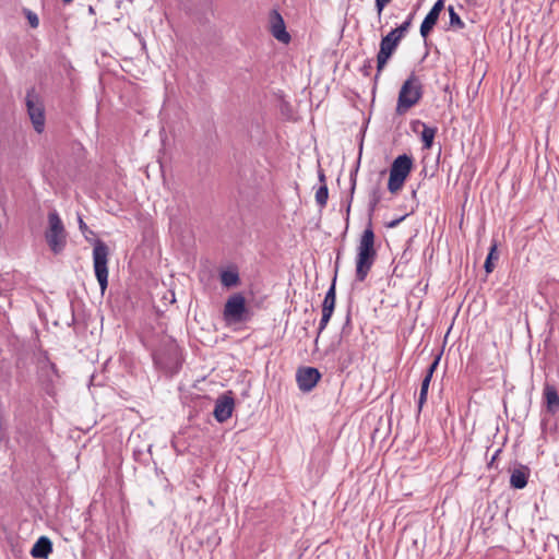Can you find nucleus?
<instances>
[{
	"instance_id": "obj_1",
	"label": "nucleus",
	"mask_w": 559,
	"mask_h": 559,
	"mask_svg": "<svg viewBox=\"0 0 559 559\" xmlns=\"http://www.w3.org/2000/svg\"><path fill=\"white\" fill-rule=\"evenodd\" d=\"M377 258V251L374 249V233L372 229V223L371 219H369V223L365 230L362 231L359 243L357 247V254H356V270H355V277L358 282H364L374 261Z\"/></svg>"
},
{
	"instance_id": "obj_2",
	"label": "nucleus",
	"mask_w": 559,
	"mask_h": 559,
	"mask_svg": "<svg viewBox=\"0 0 559 559\" xmlns=\"http://www.w3.org/2000/svg\"><path fill=\"white\" fill-rule=\"evenodd\" d=\"M423 84L415 73H412L402 84L399 92L395 111L404 115L407 110L418 104L423 97Z\"/></svg>"
},
{
	"instance_id": "obj_3",
	"label": "nucleus",
	"mask_w": 559,
	"mask_h": 559,
	"mask_svg": "<svg viewBox=\"0 0 559 559\" xmlns=\"http://www.w3.org/2000/svg\"><path fill=\"white\" fill-rule=\"evenodd\" d=\"M45 239L55 254H60L67 246V231L57 211L48 214V228L45 231Z\"/></svg>"
},
{
	"instance_id": "obj_4",
	"label": "nucleus",
	"mask_w": 559,
	"mask_h": 559,
	"mask_svg": "<svg viewBox=\"0 0 559 559\" xmlns=\"http://www.w3.org/2000/svg\"><path fill=\"white\" fill-rule=\"evenodd\" d=\"M414 160L411 155L402 154L394 158L390 167L388 190L395 194L404 186L405 180L413 169Z\"/></svg>"
},
{
	"instance_id": "obj_5",
	"label": "nucleus",
	"mask_w": 559,
	"mask_h": 559,
	"mask_svg": "<svg viewBox=\"0 0 559 559\" xmlns=\"http://www.w3.org/2000/svg\"><path fill=\"white\" fill-rule=\"evenodd\" d=\"M93 266L95 276L99 284L102 294L106 290L108 286V257H109V248L108 246L100 239H95L93 241Z\"/></svg>"
},
{
	"instance_id": "obj_6",
	"label": "nucleus",
	"mask_w": 559,
	"mask_h": 559,
	"mask_svg": "<svg viewBox=\"0 0 559 559\" xmlns=\"http://www.w3.org/2000/svg\"><path fill=\"white\" fill-rule=\"evenodd\" d=\"M37 377L45 393L49 396H53L56 393L55 383L59 378V373L56 365L50 361L46 352L37 359Z\"/></svg>"
},
{
	"instance_id": "obj_7",
	"label": "nucleus",
	"mask_w": 559,
	"mask_h": 559,
	"mask_svg": "<svg viewBox=\"0 0 559 559\" xmlns=\"http://www.w3.org/2000/svg\"><path fill=\"white\" fill-rule=\"evenodd\" d=\"M223 318L229 325L248 321L249 309L241 294H234L227 299L224 306Z\"/></svg>"
},
{
	"instance_id": "obj_8",
	"label": "nucleus",
	"mask_w": 559,
	"mask_h": 559,
	"mask_svg": "<svg viewBox=\"0 0 559 559\" xmlns=\"http://www.w3.org/2000/svg\"><path fill=\"white\" fill-rule=\"evenodd\" d=\"M25 105L34 130L39 134L43 133L46 122L45 106L34 88L27 91Z\"/></svg>"
},
{
	"instance_id": "obj_9",
	"label": "nucleus",
	"mask_w": 559,
	"mask_h": 559,
	"mask_svg": "<svg viewBox=\"0 0 559 559\" xmlns=\"http://www.w3.org/2000/svg\"><path fill=\"white\" fill-rule=\"evenodd\" d=\"M402 37H400L395 32L391 31L389 34L382 37L380 41V49L377 55V74L374 76V81L377 82L381 71L385 67L389 59L392 57L394 51L396 50Z\"/></svg>"
},
{
	"instance_id": "obj_10",
	"label": "nucleus",
	"mask_w": 559,
	"mask_h": 559,
	"mask_svg": "<svg viewBox=\"0 0 559 559\" xmlns=\"http://www.w3.org/2000/svg\"><path fill=\"white\" fill-rule=\"evenodd\" d=\"M321 378V373L314 367H301L296 372L298 388L302 392H310Z\"/></svg>"
},
{
	"instance_id": "obj_11",
	"label": "nucleus",
	"mask_w": 559,
	"mask_h": 559,
	"mask_svg": "<svg viewBox=\"0 0 559 559\" xmlns=\"http://www.w3.org/2000/svg\"><path fill=\"white\" fill-rule=\"evenodd\" d=\"M235 407V400L231 392L219 395L215 401L213 416L218 423H225L231 417Z\"/></svg>"
},
{
	"instance_id": "obj_12",
	"label": "nucleus",
	"mask_w": 559,
	"mask_h": 559,
	"mask_svg": "<svg viewBox=\"0 0 559 559\" xmlns=\"http://www.w3.org/2000/svg\"><path fill=\"white\" fill-rule=\"evenodd\" d=\"M271 33L278 41L287 44L290 40V35L286 31L285 22L277 10H272L270 13Z\"/></svg>"
},
{
	"instance_id": "obj_13",
	"label": "nucleus",
	"mask_w": 559,
	"mask_h": 559,
	"mask_svg": "<svg viewBox=\"0 0 559 559\" xmlns=\"http://www.w3.org/2000/svg\"><path fill=\"white\" fill-rule=\"evenodd\" d=\"M543 395L546 402L547 412L551 415H557L559 413V394L556 386L546 383Z\"/></svg>"
},
{
	"instance_id": "obj_14",
	"label": "nucleus",
	"mask_w": 559,
	"mask_h": 559,
	"mask_svg": "<svg viewBox=\"0 0 559 559\" xmlns=\"http://www.w3.org/2000/svg\"><path fill=\"white\" fill-rule=\"evenodd\" d=\"M52 552V543L46 536H40L33 545L31 555L33 558L47 559Z\"/></svg>"
},
{
	"instance_id": "obj_15",
	"label": "nucleus",
	"mask_w": 559,
	"mask_h": 559,
	"mask_svg": "<svg viewBox=\"0 0 559 559\" xmlns=\"http://www.w3.org/2000/svg\"><path fill=\"white\" fill-rule=\"evenodd\" d=\"M528 475L530 471L526 466L515 468L510 477L511 487L515 489H523L527 485Z\"/></svg>"
},
{
	"instance_id": "obj_16",
	"label": "nucleus",
	"mask_w": 559,
	"mask_h": 559,
	"mask_svg": "<svg viewBox=\"0 0 559 559\" xmlns=\"http://www.w3.org/2000/svg\"><path fill=\"white\" fill-rule=\"evenodd\" d=\"M338 259H340V257H337L336 262H335V266H336L335 274H337ZM335 283H336V275H334V277L332 280V284L325 294L324 300L322 302V310H326V311L330 310L332 312L334 311L335 300H336Z\"/></svg>"
},
{
	"instance_id": "obj_17",
	"label": "nucleus",
	"mask_w": 559,
	"mask_h": 559,
	"mask_svg": "<svg viewBox=\"0 0 559 559\" xmlns=\"http://www.w3.org/2000/svg\"><path fill=\"white\" fill-rule=\"evenodd\" d=\"M415 123L420 124L423 127V131L420 133V139L423 142L424 148H426V150L431 148L432 144H433L435 136L438 132V129L436 127H430L419 120H417Z\"/></svg>"
},
{
	"instance_id": "obj_18",
	"label": "nucleus",
	"mask_w": 559,
	"mask_h": 559,
	"mask_svg": "<svg viewBox=\"0 0 559 559\" xmlns=\"http://www.w3.org/2000/svg\"><path fill=\"white\" fill-rule=\"evenodd\" d=\"M439 15L429 11L425 16L421 25H420V35L424 38H427L433 26L437 24Z\"/></svg>"
},
{
	"instance_id": "obj_19",
	"label": "nucleus",
	"mask_w": 559,
	"mask_h": 559,
	"mask_svg": "<svg viewBox=\"0 0 559 559\" xmlns=\"http://www.w3.org/2000/svg\"><path fill=\"white\" fill-rule=\"evenodd\" d=\"M11 378H12V372H11L10 367L4 362H0V389L1 390H9V388L11 385Z\"/></svg>"
},
{
	"instance_id": "obj_20",
	"label": "nucleus",
	"mask_w": 559,
	"mask_h": 559,
	"mask_svg": "<svg viewBox=\"0 0 559 559\" xmlns=\"http://www.w3.org/2000/svg\"><path fill=\"white\" fill-rule=\"evenodd\" d=\"M499 259V253L497 251V245L496 242L491 245L490 250L487 254L484 267L486 273H491L495 269V261Z\"/></svg>"
},
{
	"instance_id": "obj_21",
	"label": "nucleus",
	"mask_w": 559,
	"mask_h": 559,
	"mask_svg": "<svg viewBox=\"0 0 559 559\" xmlns=\"http://www.w3.org/2000/svg\"><path fill=\"white\" fill-rule=\"evenodd\" d=\"M430 381L431 380L428 377H424V379L421 381L419 397H418V401H417V407H418V412L419 413L421 412L423 406H424V404L427 401V395H428V390H429Z\"/></svg>"
},
{
	"instance_id": "obj_22",
	"label": "nucleus",
	"mask_w": 559,
	"mask_h": 559,
	"mask_svg": "<svg viewBox=\"0 0 559 559\" xmlns=\"http://www.w3.org/2000/svg\"><path fill=\"white\" fill-rule=\"evenodd\" d=\"M221 282L226 287H233L238 284L239 275L234 271H224L221 274Z\"/></svg>"
},
{
	"instance_id": "obj_23",
	"label": "nucleus",
	"mask_w": 559,
	"mask_h": 559,
	"mask_svg": "<svg viewBox=\"0 0 559 559\" xmlns=\"http://www.w3.org/2000/svg\"><path fill=\"white\" fill-rule=\"evenodd\" d=\"M329 189L324 183L316 192V202L320 207H324L328 203Z\"/></svg>"
},
{
	"instance_id": "obj_24",
	"label": "nucleus",
	"mask_w": 559,
	"mask_h": 559,
	"mask_svg": "<svg viewBox=\"0 0 559 559\" xmlns=\"http://www.w3.org/2000/svg\"><path fill=\"white\" fill-rule=\"evenodd\" d=\"M449 17H450V26L455 27L457 29L464 28L465 24L460 17V15L455 12L454 8L452 5H449Z\"/></svg>"
},
{
	"instance_id": "obj_25",
	"label": "nucleus",
	"mask_w": 559,
	"mask_h": 559,
	"mask_svg": "<svg viewBox=\"0 0 559 559\" xmlns=\"http://www.w3.org/2000/svg\"><path fill=\"white\" fill-rule=\"evenodd\" d=\"M413 16H414L413 14H409L408 17L406 19V21H404L399 27H396L392 31L395 32L400 37L403 38L412 25Z\"/></svg>"
},
{
	"instance_id": "obj_26",
	"label": "nucleus",
	"mask_w": 559,
	"mask_h": 559,
	"mask_svg": "<svg viewBox=\"0 0 559 559\" xmlns=\"http://www.w3.org/2000/svg\"><path fill=\"white\" fill-rule=\"evenodd\" d=\"M333 312L332 311H326V310H322V317H321V320H320V323H319V328H318V336L324 331V329L326 328L331 317H332Z\"/></svg>"
},
{
	"instance_id": "obj_27",
	"label": "nucleus",
	"mask_w": 559,
	"mask_h": 559,
	"mask_svg": "<svg viewBox=\"0 0 559 559\" xmlns=\"http://www.w3.org/2000/svg\"><path fill=\"white\" fill-rule=\"evenodd\" d=\"M372 70V59H366L359 71L364 76H369Z\"/></svg>"
},
{
	"instance_id": "obj_28",
	"label": "nucleus",
	"mask_w": 559,
	"mask_h": 559,
	"mask_svg": "<svg viewBox=\"0 0 559 559\" xmlns=\"http://www.w3.org/2000/svg\"><path fill=\"white\" fill-rule=\"evenodd\" d=\"M392 0H376L374 1V8L378 13V16L380 17L382 14V11L384 8L391 2Z\"/></svg>"
},
{
	"instance_id": "obj_29",
	"label": "nucleus",
	"mask_w": 559,
	"mask_h": 559,
	"mask_svg": "<svg viewBox=\"0 0 559 559\" xmlns=\"http://www.w3.org/2000/svg\"><path fill=\"white\" fill-rule=\"evenodd\" d=\"M79 228L84 235L85 239L90 241L87 234L93 235L94 233L87 227L82 217L79 216Z\"/></svg>"
},
{
	"instance_id": "obj_30",
	"label": "nucleus",
	"mask_w": 559,
	"mask_h": 559,
	"mask_svg": "<svg viewBox=\"0 0 559 559\" xmlns=\"http://www.w3.org/2000/svg\"><path fill=\"white\" fill-rule=\"evenodd\" d=\"M440 357L438 356L427 368L425 377H428L430 380L432 379L433 372L436 371L439 365Z\"/></svg>"
},
{
	"instance_id": "obj_31",
	"label": "nucleus",
	"mask_w": 559,
	"mask_h": 559,
	"mask_svg": "<svg viewBox=\"0 0 559 559\" xmlns=\"http://www.w3.org/2000/svg\"><path fill=\"white\" fill-rule=\"evenodd\" d=\"M382 199V193H381V190H380V187L379 186H376L374 188H372V190L370 191V199L369 200H372L374 202H378L380 203Z\"/></svg>"
},
{
	"instance_id": "obj_32",
	"label": "nucleus",
	"mask_w": 559,
	"mask_h": 559,
	"mask_svg": "<svg viewBox=\"0 0 559 559\" xmlns=\"http://www.w3.org/2000/svg\"><path fill=\"white\" fill-rule=\"evenodd\" d=\"M27 20L29 22V25L33 27V28H36L39 24V20H38V16L33 13L32 11H28L27 13Z\"/></svg>"
},
{
	"instance_id": "obj_33",
	"label": "nucleus",
	"mask_w": 559,
	"mask_h": 559,
	"mask_svg": "<svg viewBox=\"0 0 559 559\" xmlns=\"http://www.w3.org/2000/svg\"><path fill=\"white\" fill-rule=\"evenodd\" d=\"M444 8V2L443 0H438L435 2V4L432 5V8L430 9L431 12L440 15L441 11L443 10Z\"/></svg>"
},
{
	"instance_id": "obj_34",
	"label": "nucleus",
	"mask_w": 559,
	"mask_h": 559,
	"mask_svg": "<svg viewBox=\"0 0 559 559\" xmlns=\"http://www.w3.org/2000/svg\"><path fill=\"white\" fill-rule=\"evenodd\" d=\"M405 217H406V215H403V216H401V217H399V218H396V219H393V221H391V222L386 223V227H388V228H395L396 226H399V224H400L402 221H404V218H405Z\"/></svg>"
},
{
	"instance_id": "obj_35",
	"label": "nucleus",
	"mask_w": 559,
	"mask_h": 559,
	"mask_svg": "<svg viewBox=\"0 0 559 559\" xmlns=\"http://www.w3.org/2000/svg\"><path fill=\"white\" fill-rule=\"evenodd\" d=\"M350 328V313L348 312L347 316H346V320H345V323L342 328V334H346L347 333V330Z\"/></svg>"
},
{
	"instance_id": "obj_36",
	"label": "nucleus",
	"mask_w": 559,
	"mask_h": 559,
	"mask_svg": "<svg viewBox=\"0 0 559 559\" xmlns=\"http://www.w3.org/2000/svg\"><path fill=\"white\" fill-rule=\"evenodd\" d=\"M356 173H357V169L350 174V181H352L350 192H352V194L354 193L355 187H356Z\"/></svg>"
},
{
	"instance_id": "obj_37",
	"label": "nucleus",
	"mask_w": 559,
	"mask_h": 559,
	"mask_svg": "<svg viewBox=\"0 0 559 559\" xmlns=\"http://www.w3.org/2000/svg\"><path fill=\"white\" fill-rule=\"evenodd\" d=\"M378 204H379L378 202H374V201H372V200H369V205H368V206H369V209H368V210H369V215H370V216H371V215H372V213L376 211V209H377V205H378Z\"/></svg>"
},
{
	"instance_id": "obj_38",
	"label": "nucleus",
	"mask_w": 559,
	"mask_h": 559,
	"mask_svg": "<svg viewBox=\"0 0 559 559\" xmlns=\"http://www.w3.org/2000/svg\"><path fill=\"white\" fill-rule=\"evenodd\" d=\"M319 180L320 182H322L323 185L325 183V175L323 174L322 170L319 171Z\"/></svg>"
},
{
	"instance_id": "obj_39",
	"label": "nucleus",
	"mask_w": 559,
	"mask_h": 559,
	"mask_svg": "<svg viewBox=\"0 0 559 559\" xmlns=\"http://www.w3.org/2000/svg\"><path fill=\"white\" fill-rule=\"evenodd\" d=\"M500 452H501L500 449L495 452V454L492 455L491 461L489 463L490 465H492L493 461L497 460V456L499 455Z\"/></svg>"
},
{
	"instance_id": "obj_40",
	"label": "nucleus",
	"mask_w": 559,
	"mask_h": 559,
	"mask_svg": "<svg viewBox=\"0 0 559 559\" xmlns=\"http://www.w3.org/2000/svg\"><path fill=\"white\" fill-rule=\"evenodd\" d=\"M66 4L71 3L73 0H62Z\"/></svg>"
}]
</instances>
